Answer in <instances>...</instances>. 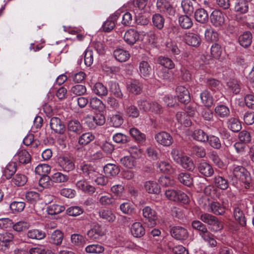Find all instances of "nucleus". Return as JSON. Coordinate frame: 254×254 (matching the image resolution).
Masks as SVG:
<instances>
[{"label":"nucleus","mask_w":254,"mask_h":254,"mask_svg":"<svg viewBox=\"0 0 254 254\" xmlns=\"http://www.w3.org/2000/svg\"><path fill=\"white\" fill-rule=\"evenodd\" d=\"M157 167L160 172L163 173H172L174 172L173 168L168 161H159L157 164Z\"/></svg>","instance_id":"38"},{"label":"nucleus","mask_w":254,"mask_h":254,"mask_svg":"<svg viewBox=\"0 0 254 254\" xmlns=\"http://www.w3.org/2000/svg\"><path fill=\"white\" fill-rule=\"evenodd\" d=\"M25 207V203L22 201H13L10 203L9 207L14 213L22 212Z\"/></svg>","instance_id":"55"},{"label":"nucleus","mask_w":254,"mask_h":254,"mask_svg":"<svg viewBox=\"0 0 254 254\" xmlns=\"http://www.w3.org/2000/svg\"><path fill=\"white\" fill-rule=\"evenodd\" d=\"M63 240V234L60 230L55 231L51 235V241L52 243L56 245L61 244Z\"/></svg>","instance_id":"58"},{"label":"nucleus","mask_w":254,"mask_h":254,"mask_svg":"<svg viewBox=\"0 0 254 254\" xmlns=\"http://www.w3.org/2000/svg\"><path fill=\"white\" fill-rule=\"evenodd\" d=\"M235 9L237 12L245 13L248 11L249 3L247 1L240 0L235 5Z\"/></svg>","instance_id":"64"},{"label":"nucleus","mask_w":254,"mask_h":254,"mask_svg":"<svg viewBox=\"0 0 254 254\" xmlns=\"http://www.w3.org/2000/svg\"><path fill=\"white\" fill-rule=\"evenodd\" d=\"M16 171V164L14 162H10L5 167L3 175L7 179H10Z\"/></svg>","instance_id":"48"},{"label":"nucleus","mask_w":254,"mask_h":254,"mask_svg":"<svg viewBox=\"0 0 254 254\" xmlns=\"http://www.w3.org/2000/svg\"><path fill=\"white\" fill-rule=\"evenodd\" d=\"M210 21L214 26L221 28L225 23L224 14L220 10H214L210 15Z\"/></svg>","instance_id":"9"},{"label":"nucleus","mask_w":254,"mask_h":254,"mask_svg":"<svg viewBox=\"0 0 254 254\" xmlns=\"http://www.w3.org/2000/svg\"><path fill=\"white\" fill-rule=\"evenodd\" d=\"M171 234L173 237L178 240H184L188 238V230L181 226H174L171 229Z\"/></svg>","instance_id":"10"},{"label":"nucleus","mask_w":254,"mask_h":254,"mask_svg":"<svg viewBox=\"0 0 254 254\" xmlns=\"http://www.w3.org/2000/svg\"><path fill=\"white\" fill-rule=\"evenodd\" d=\"M13 239L12 234L5 232L0 234V250L5 253H8L10 244Z\"/></svg>","instance_id":"7"},{"label":"nucleus","mask_w":254,"mask_h":254,"mask_svg":"<svg viewBox=\"0 0 254 254\" xmlns=\"http://www.w3.org/2000/svg\"><path fill=\"white\" fill-rule=\"evenodd\" d=\"M85 124L90 129H94L97 126H102L105 123V118L102 114H97L95 116L87 115L84 117Z\"/></svg>","instance_id":"4"},{"label":"nucleus","mask_w":254,"mask_h":254,"mask_svg":"<svg viewBox=\"0 0 254 254\" xmlns=\"http://www.w3.org/2000/svg\"><path fill=\"white\" fill-rule=\"evenodd\" d=\"M197 169L198 172L205 177H211L214 174V169L212 166L206 162L199 163Z\"/></svg>","instance_id":"19"},{"label":"nucleus","mask_w":254,"mask_h":254,"mask_svg":"<svg viewBox=\"0 0 254 254\" xmlns=\"http://www.w3.org/2000/svg\"><path fill=\"white\" fill-rule=\"evenodd\" d=\"M222 53L220 45L217 43L213 44L211 47V56L215 59H219Z\"/></svg>","instance_id":"62"},{"label":"nucleus","mask_w":254,"mask_h":254,"mask_svg":"<svg viewBox=\"0 0 254 254\" xmlns=\"http://www.w3.org/2000/svg\"><path fill=\"white\" fill-rule=\"evenodd\" d=\"M177 97L182 103H187L190 101V93L188 90L183 86H178L176 88Z\"/></svg>","instance_id":"17"},{"label":"nucleus","mask_w":254,"mask_h":254,"mask_svg":"<svg viewBox=\"0 0 254 254\" xmlns=\"http://www.w3.org/2000/svg\"><path fill=\"white\" fill-rule=\"evenodd\" d=\"M199 218L203 223L207 224L209 228L212 231L217 232L223 228V225L218 219L209 213H202L200 215Z\"/></svg>","instance_id":"2"},{"label":"nucleus","mask_w":254,"mask_h":254,"mask_svg":"<svg viewBox=\"0 0 254 254\" xmlns=\"http://www.w3.org/2000/svg\"><path fill=\"white\" fill-rule=\"evenodd\" d=\"M228 127L233 132H238L242 128V125L238 119L230 118L227 122Z\"/></svg>","instance_id":"33"},{"label":"nucleus","mask_w":254,"mask_h":254,"mask_svg":"<svg viewBox=\"0 0 254 254\" xmlns=\"http://www.w3.org/2000/svg\"><path fill=\"white\" fill-rule=\"evenodd\" d=\"M93 92L99 96H104L108 94L107 87L101 82L96 83L92 87Z\"/></svg>","instance_id":"36"},{"label":"nucleus","mask_w":254,"mask_h":254,"mask_svg":"<svg viewBox=\"0 0 254 254\" xmlns=\"http://www.w3.org/2000/svg\"><path fill=\"white\" fill-rule=\"evenodd\" d=\"M114 56L118 61L122 63L129 59L130 54L127 51L122 49H117L114 52Z\"/></svg>","instance_id":"26"},{"label":"nucleus","mask_w":254,"mask_h":254,"mask_svg":"<svg viewBox=\"0 0 254 254\" xmlns=\"http://www.w3.org/2000/svg\"><path fill=\"white\" fill-rule=\"evenodd\" d=\"M139 38L138 32L133 29H130L127 31L124 36L125 41L129 45H134L139 40Z\"/></svg>","instance_id":"16"},{"label":"nucleus","mask_w":254,"mask_h":254,"mask_svg":"<svg viewBox=\"0 0 254 254\" xmlns=\"http://www.w3.org/2000/svg\"><path fill=\"white\" fill-rule=\"evenodd\" d=\"M103 234L101 226L99 225L95 226L87 232V236L92 240H98Z\"/></svg>","instance_id":"34"},{"label":"nucleus","mask_w":254,"mask_h":254,"mask_svg":"<svg viewBox=\"0 0 254 254\" xmlns=\"http://www.w3.org/2000/svg\"><path fill=\"white\" fill-rule=\"evenodd\" d=\"M152 72L150 64L145 61H142L139 64V73L141 77H147Z\"/></svg>","instance_id":"24"},{"label":"nucleus","mask_w":254,"mask_h":254,"mask_svg":"<svg viewBox=\"0 0 254 254\" xmlns=\"http://www.w3.org/2000/svg\"><path fill=\"white\" fill-rule=\"evenodd\" d=\"M158 62L161 65L168 69H173L175 67L174 62L168 57L161 56L158 58Z\"/></svg>","instance_id":"56"},{"label":"nucleus","mask_w":254,"mask_h":254,"mask_svg":"<svg viewBox=\"0 0 254 254\" xmlns=\"http://www.w3.org/2000/svg\"><path fill=\"white\" fill-rule=\"evenodd\" d=\"M77 189L84 193L92 194L95 192V188L89 184L85 179H82L78 181L76 183Z\"/></svg>","instance_id":"15"},{"label":"nucleus","mask_w":254,"mask_h":254,"mask_svg":"<svg viewBox=\"0 0 254 254\" xmlns=\"http://www.w3.org/2000/svg\"><path fill=\"white\" fill-rule=\"evenodd\" d=\"M152 22L154 26L159 29L163 28L165 22V19L161 14L156 13L152 16Z\"/></svg>","instance_id":"49"},{"label":"nucleus","mask_w":254,"mask_h":254,"mask_svg":"<svg viewBox=\"0 0 254 254\" xmlns=\"http://www.w3.org/2000/svg\"><path fill=\"white\" fill-rule=\"evenodd\" d=\"M127 89L128 92L135 95L139 94L142 90L141 84L135 79H131L127 82Z\"/></svg>","instance_id":"21"},{"label":"nucleus","mask_w":254,"mask_h":254,"mask_svg":"<svg viewBox=\"0 0 254 254\" xmlns=\"http://www.w3.org/2000/svg\"><path fill=\"white\" fill-rule=\"evenodd\" d=\"M144 187L146 191L149 193L157 194L160 192V188L157 183L153 181H148L145 183Z\"/></svg>","instance_id":"35"},{"label":"nucleus","mask_w":254,"mask_h":254,"mask_svg":"<svg viewBox=\"0 0 254 254\" xmlns=\"http://www.w3.org/2000/svg\"><path fill=\"white\" fill-rule=\"evenodd\" d=\"M94 139V136L92 133L88 132L82 134L78 139V142L80 144L85 145L91 141L93 140Z\"/></svg>","instance_id":"59"},{"label":"nucleus","mask_w":254,"mask_h":254,"mask_svg":"<svg viewBox=\"0 0 254 254\" xmlns=\"http://www.w3.org/2000/svg\"><path fill=\"white\" fill-rule=\"evenodd\" d=\"M234 216L236 221L242 227H245L247 220L243 211L239 207L234 209Z\"/></svg>","instance_id":"25"},{"label":"nucleus","mask_w":254,"mask_h":254,"mask_svg":"<svg viewBox=\"0 0 254 254\" xmlns=\"http://www.w3.org/2000/svg\"><path fill=\"white\" fill-rule=\"evenodd\" d=\"M178 122L186 127H189L191 125V122L189 117L185 112H178L176 115Z\"/></svg>","instance_id":"37"},{"label":"nucleus","mask_w":254,"mask_h":254,"mask_svg":"<svg viewBox=\"0 0 254 254\" xmlns=\"http://www.w3.org/2000/svg\"><path fill=\"white\" fill-rule=\"evenodd\" d=\"M233 177L240 180L245 184L246 189H248L251 183V178L250 173L242 166L233 165L231 169Z\"/></svg>","instance_id":"1"},{"label":"nucleus","mask_w":254,"mask_h":254,"mask_svg":"<svg viewBox=\"0 0 254 254\" xmlns=\"http://www.w3.org/2000/svg\"><path fill=\"white\" fill-rule=\"evenodd\" d=\"M65 210L64 206L58 204H52L47 208V213L51 215L59 214Z\"/></svg>","instance_id":"47"},{"label":"nucleus","mask_w":254,"mask_h":254,"mask_svg":"<svg viewBox=\"0 0 254 254\" xmlns=\"http://www.w3.org/2000/svg\"><path fill=\"white\" fill-rule=\"evenodd\" d=\"M130 232L136 238H140L145 233V230L140 222L133 223L130 227Z\"/></svg>","instance_id":"22"},{"label":"nucleus","mask_w":254,"mask_h":254,"mask_svg":"<svg viewBox=\"0 0 254 254\" xmlns=\"http://www.w3.org/2000/svg\"><path fill=\"white\" fill-rule=\"evenodd\" d=\"M201 238L211 247H215L217 246V242L215 239V236L207 228L203 231L201 233H199Z\"/></svg>","instance_id":"23"},{"label":"nucleus","mask_w":254,"mask_h":254,"mask_svg":"<svg viewBox=\"0 0 254 254\" xmlns=\"http://www.w3.org/2000/svg\"><path fill=\"white\" fill-rule=\"evenodd\" d=\"M185 42L189 46L198 47L200 46L201 39L200 36L197 34L188 32L185 36Z\"/></svg>","instance_id":"12"},{"label":"nucleus","mask_w":254,"mask_h":254,"mask_svg":"<svg viewBox=\"0 0 254 254\" xmlns=\"http://www.w3.org/2000/svg\"><path fill=\"white\" fill-rule=\"evenodd\" d=\"M68 130L76 133H80L82 130V126L78 121H71L67 125Z\"/></svg>","instance_id":"53"},{"label":"nucleus","mask_w":254,"mask_h":254,"mask_svg":"<svg viewBox=\"0 0 254 254\" xmlns=\"http://www.w3.org/2000/svg\"><path fill=\"white\" fill-rule=\"evenodd\" d=\"M192 138L200 142H205L208 140V136L202 129H195L192 134Z\"/></svg>","instance_id":"41"},{"label":"nucleus","mask_w":254,"mask_h":254,"mask_svg":"<svg viewBox=\"0 0 254 254\" xmlns=\"http://www.w3.org/2000/svg\"><path fill=\"white\" fill-rule=\"evenodd\" d=\"M104 173L111 176H116L120 172L119 168L115 164H108L104 168Z\"/></svg>","instance_id":"42"},{"label":"nucleus","mask_w":254,"mask_h":254,"mask_svg":"<svg viewBox=\"0 0 254 254\" xmlns=\"http://www.w3.org/2000/svg\"><path fill=\"white\" fill-rule=\"evenodd\" d=\"M104 251V247L99 244L90 245L85 248V251L90 254H100Z\"/></svg>","instance_id":"57"},{"label":"nucleus","mask_w":254,"mask_h":254,"mask_svg":"<svg viewBox=\"0 0 254 254\" xmlns=\"http://www.w3.org/2000/svg\"><path fill=\"white\" fill-rule=\"evenodd\" d=\"M200 97L202 104L206 107L209 108L213 104V98L208 90H204L201 93Z\"/></svg>","instance_id":"27"},{"label":"nucleus","mask_w":254,"mask_h":254,"mask_svg":"<svg viewBox=\"0 0 254 254\" xmlns=\"http://www.w3.org/2000/svg\"><path fill=\"white\" fill-rule=\"evenodd\" d=\"M143 216L146 218V223L150 227L156 224L158 217L156 211L149 206H146L142 209Z\"/></svg>","instance_id":"5"},{"label":"nucleus","mask_w":254,"mask_h":254,"mask_svg":"<svg viewBox=\"0 0 254 254\" xmlns=\"http://www.w3.org/2000/svg\"><path fill=\"white\" fill-rule=\"evenodd\" d=\"M149 112L153 115H160L164 112L162 106L156 101L151 102Z\"/></svg>","instance_id":"44"},{"label":"nucleus","mask_w":254,"mask_h":254,"mask_svg":"<svg viewBox=\"0 0 254 254\" xmlns=\"http://www.w3.org/2000/svg\"><path fill=\"white\" fill-rule=\"evenodd\" d=\"M110 90L111 92L117 98L121 99L123 97L121 89L118 83L111 81L109 83Z\"/></svg>","instance_id":"46"},{"label":"nucleus","mask_w":254,"mask_h":254,"mask_svg":"<svg viewBox=\"0 0 254 254\" xmlns=\"http://www.w3.org/2000/svg\"><path fill=\"white\" fill-rule=\"evenodd\" d=\"M15 159L21 164H27L31 161V156L25 150H19L15 155Z\"/></svg>","instance_id":"32"},{"label":"nucleus","mask_w":254,"mask_h":254,"mask_svg":"<svg viewBox=\"0 0 254 254\" xmlns=\"http://www.w3.org/2000/svg\"><path fill=\"white\" fill-rule=\"evenodd\" d=\"M228 89L233 93L237 94L241 90V86L239 82L236 79H232L227 82Z\"/></svg>","instance_id":"54"},{"label":"nucleus","mask_w":254,"mask_h":254,"mask_svg":"<svg viewBox=\"0 0 254 254\" xmlns=\"http://www.w3.org/2000/svg\"><path fill=\"white\" fill-rule=\"evenodd\" d=\"M157 9L161 12L169 15H174L175 10L167 0H158L156 2Z\"/></svg>","instance_id":"11"},{"label":"nucleus","mask_w":254,"mask_h":254,"mask_svg":"<svg viewBox=\"0 0 254 254\" xmlns=\"http://www.w3.org/2000/svg\"><path fill=\"white\" fill-rule=\"evenodd\" d=\"M252 42V35L250 32H245L239 37V42L243 47H248L251 45Z\"/></svg>","instance_id":"30"},{"label":"nucleus","mask_w":254,"mask_h":254,"mask_svg":"<svg viewBox=\"0 0 254 254\" xmlns=\"http://www.w3.org/2000/svg\"><path fill=\"white\" fill-rule=\"evenodd\" d=\"M51 171V167L46 164L38 165L35 169V172L41 176L48 175Z\"/></svg>","instance_id":"52"},{"label":"nucleus","mask_w":254,"mask_h":254,"mask_svg":"<svg viewBox=\"0 0 254 254\" xmlns=\"http://www.w3.org/2000/svg\"><path fill=\"white\" fill-rule=\"evenodd\" d=\"M165 195L166 197L171 201L180 202L184 204H187L190 201L189 196L180 190L168 189L165 191Z\"/></svg>","instance_id":"3"},{"label":"nucleus","mask_w":254,"mask_h":254,"mask_svg":"<svg viewBox=\"0 0 254 254\" xmlns=\"http://www.w3.org/2000/svg\"><path fill=\"white\" fill-rule=\"evenodd\" d=\"M68 177L61 172H56L52 176V182L56 183H62L67 182Z\"/></svg>","instance_id":"61"},{"label":"nucleus","mask_w":254,"mask_h":254,"mask_svg":"<svg viewBox=\"0 0 254 254\" xmlns=\"http://www.w3.org/2000/svg\"><path fill=\"white\" fill-rule=\"evenodd\" d=\"M27 236L32 239L41 240L45 237V234L41 230L33 229L28 231Z\"/></svg>","instance_id":"51"},{"label":"nucleus","mask_w":254,"mask_h":254,"mask_svg":"<svg viewBox=\"0 0 254 254\" xmlns=\"http://www.w3.org/2000/svg\"><path fill=\"white\" fill-rule=\"evenodd\" d=\"M215 115L220 118H227L230 113L228 107L223 105H217L214 109Z\"/></svg>","instance_id":"31"},{"label":"nucleus","mask_w":254,"mask_h":254,"mask_svg":"<svg viewBox=\"0 0 254 254\" xmlns=\"http://www.w3.org/2000/svg\"><path fill=\"white\" fill-rule=\"evenodd\" d=\"M177 179L181 183L188 187H190L192 185V178L187 173H180L178 176Z\"/></svg>","instance_id":"40"},{"label":"nucleus","mask_w":254,"mask_h":254,"mask_svg":"<svg viewBox=\"0 0 254 254\" xmlns=\"http://www.w3.org/2000/svg\"><path fill=\"white\" fill-rule=\"evenodd\" d=\"M125 112L127 115L129 117L136 118L139 116V110L134 105H130L125 108Z\"/></svg>","instance_id":"45"},{"label":"nucleus","mask_w":254,"mask_h":254,"mask_svg":"<svg viewBox=\"0 0 254 254\" xmlns=\"http://www.w3.org/2000/svg\"><path fill=\"white\" fill-rule=\"evenodd\" d=\"M80 169L84 175L89 179L93 180L99 175L96 169L90 164L82 163L80 165Z\"/></svg>","instance_id":"14"},{"label":"nucleus","mask_w":254,"mask_h":254,"mask_svg":"<svg viewBox=\"0 0 254 254\" xmlns=\"http://www.w3.org/2000/svg\"><path fill=\"white\" fill-rule=\"evenodd\" d=\"M99 215L100 218L105 221L113 223L116 219V215L110 210L102 209L99 212Z\"/></svg>","instance_id":"28"},{"label":"nucleus","mask_w":254,"mask_h":254,"mask_svg":"<svg viewBox=\"0 0 254 254\" xmlns=\"http://www.w3.org/2000/svg\"><path fill=\"white\" fill-rule=\"evenodd\" d=\"M180 25L184 29H189L193 24L191 18L187 15H182L179 18Z\"/></svg>","instance_id":"50"},{"label":"nucleus","mask_w":254,"mask_h":254,"mask_svg":"<svg viewBox=\"0 0 254 254\" xmlns=\"http://www.w3.org/2000/svg\"><path fill=\"white\" fill-rule=\"evenodd\" d=\"M121 211L124 214L131 215L134 212V208L130 202H124L120 206Z\"/></svg>","instance_id":"60"},{"label":"nucleus","mask_w":254,"mask_h":254,"mask_svg":"<svg viewBox=\"0 0 254 254\" xmlns=\"http://www.w3.org/2000/svg\"><path fill=\"white\" fill-rule=\"evenodd\" d=\"M58 163L60 167L64 171L69 172L74 169V164L72 158L65 156H60L58 159Z\"/></svg>","instance_id":"8"},{"label":"nucleus","mask_w":254,"mask_h":254,"mask_svg":"<svg viewBox=\"0 0 254 254\" xmlns=\"http://www.w3.org/2000/svg\"><path fill=\"white\" fill-rule=\"evenodd\" d=\"M50 127L52 130L58 133L62 134L65 130L64 125L61 120L57 117H53L51 119Z\"/></svg>","instance_id":"20"},{"label":"nucleus","mask_w":254,"mask_h":254,"mask_svg":"<svg viewBox=\"0 0 254 254\" xmlns=\"http://www.w3.org/2000/svg\"><path fill=\"white\" fill-rule=\"evenodd\" d=\"M155 139L157 142L163 146H170L173 143V138L172 135L166 131H161L155 135Z\"/></svg>","instance_id":"6"},{"label":"nucleus","mask_w":254,"mask_h":254,"mask_svg":"<svg viewBox=\"0 0 254 254\" xmlns=\"http://www.w3.org/2000/svg\"><path fill=\"white\" fill-rule=\"evenodd\" d=\"M196 20L201 23H204L208 20V15L207 11L203 8L197 9L194 13Z\"/></svg>","instance_id":"39"},{"label":"nucleus","mask_w":254,"mask_h":254,"mask_svg":"<svg viewBox=\"0 0 254 254\" xmlns=\"http://www.w3.org/2000/svg\"><path fill=\"white\" fill-rule=\"evenodd\" d=\"M115 199L111 195H102L99 198V201L101 205L104 206L112 205L115 203Z\"/></svg>","instance_id":"63"},{"label":"nucleus","mask_w":254,"mask_h":254,"mask_svg":"<svg viewBox=\"0 0 254 254\" xmlns=\"http://www.w3.org/2000/svg\"><path fill=\"white\" fill-rule=\"evenodd\" d=\"M204 209L215 215H223L225 212V207L217 201L209 203L208 206L204 207Z\"/></svg>","instance_id":"13"},{"label":"nucleus","mask_w":254,"mask_h":254,"mask_svg":"<svg viewBox=\"0 0 254 254\" xmlns=\"http://www.w3.org/2000/svg\"><path fill=\"white\" fill-rule=\"evenodd\" d=\"M211 182L216 187L222 190H226L229 186L228 180L219 175H215L211 179Z\"/></svg>","instance_id":"18"},{"label":"nucleus","mask_w":254,"mask_h":254,"mask_svg":"<svg viewBox=\"0 0 254 254\" xmlns=\"http://www.w3.org/2000/svg\"><path fill=\"white\" fill-rule=\"evenodd\" d=\"M90 107L94 110L100 112H103L105 109V105L103 102L97 97H93L90 99L89 101Z\"/></svg>","instance_id":"29"},{"label":"nucleus","mask_w":254,"mask_h":254,"mask_svg":"<svg viewBox=\"0 0 254 254\" xmlns=\"http://www.w3.org/2000/svg\"><path fill=\"white\" fill-rule=\"evenodd\" d=\"M178 163L180 164L183 168L188 171H192L194 168V165L192 160L191 158L187 156H185L183 157L181 161Z\"/></svg>","instance_id":"43"}]
</instances>
